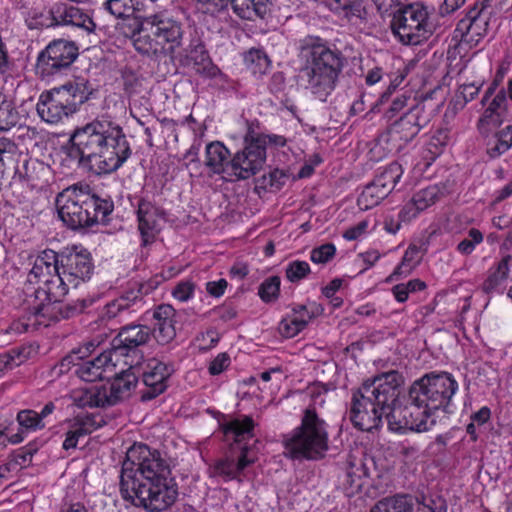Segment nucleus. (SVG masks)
I'll use <instances>...</instances> for the list:
<instances>
[{"mask_svg":"<svg viewBox=\"0 0 512 512\" xmlns=\"http://www.w3.org/2000/svg\"><path fill=\"white\" fill-rule=\"evenodd\" d=\"M421 210L418 209L417 205L410 200L404 207L400 210L398 214V218L401 222H409L414 219Z\"/></svg>","mask_w":512,"mask_h":512,"instance_id":"obj_58","label":"nucleus"},{"mask_svg":"<svg viewBox=\"0 0 512 512\" xmlns=\"http://www.w3.org/2000/svg\"><path fill=\"white\" fill-rule=\"evenodd\" d=\"M510 260V255L505 256L498 262L497 267L490 271L487 279L482 284V291L484 293L492 294L498 291L502 282L508 277Z\"/></svg>","mask_w":512,"mask_h":512,"instance_id":"obj_37","label":"nucleus"},{"mask_svg":"<svg viewBox=\"0 0 512 512\" xmlns=\"http://www.w3.org/2000/svg\"><path fill=\"white\" fill-rule=\"evenodd\" d=\"M138 229L142 238V245L154 242L164 222V212L151 202L141 199L137 210Z\"/></svg>","mask_w":512,"mask_h":512,"instance_id":"obj_24","label":"nucleus"},{"mask_svg":"<svg viewBox=\"0 0 512 512\" xmlns=\"http://www.w3.org/2000/svg\"><path fill=\"white\" fill-rule=\"evenodd\" d=\"M78 47L72 41L57 39L39 54L36 70L41 77L50 76L69 68L78 57Z\"/></svg>","mask_w":512,"mask_h":512,"instance_id":"obj_12","label":"nucleus"},{"mask_svg":"<svg viewBox=\"0 0 512 512\" xmlns=\"http://www.w3.org/2000/svg\"><path fill=\"white\" fill-rule=\"evenodd\" d=\"M25 359L26 356L23 355L22 350L12 349L0 354V373L19 366Z\"/></svg>","mask_w":512,"mask_h":512,"instance_id":"obj_50","label":"nucleus"},{"mask_svg":"<svg viewBox=\"0 0 512 512\" xmlns=\"http://www.w3.org/2000/svg\"><path fill=\"white\" fill-rule=\"evenodd\" d=\"M15 177L31 188L41 189L45 187L52 178V169L43 161L35 158H27L18 163L15 170Z\"/></svg>","mask_w":512,"mask_h":512,"instance_id":"obj_27","label":"nucleus"},{"mask_svg":"<svg viewBox=\"0 0 512 512\" xmlns=\"http://www.w3.org/2000/svg\"><path fill=\"white\" fill-rule=\"evenodd\" d=\"M125 35L131 39L139 53L147 56L173 55L179 49L183 51L188 43L185 37V24L167 10H163L157 19L148 23L141 32H125Z\"/></svg>","mask_w":512,"mask_h":512,"instance_id":"obj_5","label":"nucleus"},{"mask_svg":"<svg viewBox=\"0 0 512 512\" xmlns=\"http://www.w3.org/2000/svg\"><path fill=\"white\" fill-rule=\"evenodd\" d=\"M93 93L94 88L88 80L76 78L59 87L43 91L39 96L36 110L41 120L57 124L76 113Z\"/></svg>","mask_w":512,"mask_h":512,"instance_id":"obj_8","label":"nucleus"},{"mask_svg":"<svg viewBox=\"0 0 512 512\" xmlns=\"http://www.w3.org/2000/svg\"><path fill=\"white\" fill-rule=\"evenodd\" d=\"M512 146V125L497 132L487 144V154L494 159L508 151Z\"/></svg>","mask_w":512,"mask_h":512,"instance_id":"obj_38","label":"nucleus"},{"mask_svg":"<svg viewBox=\"0 0 512 512\" xmlns=\"http://www.w3.org/2000/svg\"><path fill=\"white\" fill-rule=\"evenodd\" d=\"M494 380L495 371L486 363L474 362L467 369L466 381L468 384H482Z\"/></svg>","mask_w":512,"mask_h":512,"instance_id":"obj_43","label":"nucleus"},{"mask_svg":"<svg viewBox=\"0 0 512 512\" xmlns=\"http://www.w3.org/2000/svg\"><path fill=\"white\" fill-rule=\"evenodd\" d=\"M110 351H104L93 360L79 362L74 373L84 382L110 381L117 376Z\"/></svg>","mask_w":512,"mask_h":512,"instance_id":"obj_23","label":"nucleus"},{"mask_svg":"<svg viewBox=\"0 0 512 512\" xmlns=\"http://www.w3.org/2000/svg\"><path fill=\"white\" fill-rule=\"evenodd\" d=\"M59 267L63 271L64 279L72 282V287L77 288L80 283L88 281L94 270L91 254L86 249L78 250L77 247L65 249L58 253Z\"/></svg>","mask_w":512,"mask_h":512,"instance_id":"obj_17","label":"nucleus"},{"mask_svg":"<svg viewBox=\"0 0 512 512\" xmlns=\"http://www.w3.org/2000/svg\"><path fill=\"white\" fill-rule=\"evenodd\" d=\"M163 10H159L150 0H133L134 18L126 25L128 34L139 33L146 25L156 20Z\"/></svg>","mask_w":512,"mask_h":512,"instance_id":"obj_32","label":"nucleus"},{"mask_svg":"<svg viewBox=\"0 0 512 512\" xmlns=\"http://www.w3.org/2000/svg\"><path fill=\"white\" fill-rule=\"evenodd\" d=\"M132 386H83L70 393L72 404L78 408L113 406L121 400L124 391Z\"/></svg>","mask_w":512,"mask_h":512,"instance_id":"obj_16","label":"nucleus"},{"mask_svg":"<svg viewBox=\"0 0 512 512\" xmlns=\"http://www.w3.org/2000/svg\"><path fill=\"white\" fill-rule=\"evenodd\" d=\"M491 411L487 406H483L477 412L471 415V420L475 424L483 425L490 420Z\"/></svg>","mask_w":512,"mask_h":512,"instance_id":"obj_64","label":"nucleus"},{"mask_svg":"<svg viewBox=\"0 0 512 512\" xmlns=\"http://www.w3.org/2000/svg\"><path fill=\"white\" fill-rule=\"evenodd\" d=\"M310 273L309 264L305 261H293L286 268V277L291 282H298Z\"/></svg>","mask_w":512,"mask_h":512,"instance_id":"obj_49","label":"nucleus"},{"mask_svg":"<svg viewBox=\"0 0 512 512\" xmlns=\"http://www.w3.org/2000/svg\"><path fill=\"white\" fill-rule=\"evenodd\" d=\"M336 253V248L332 243H326L311 251L310 259L317 264H325L330 261Z\"/></svg>","mask_w":512,"mask_h":512,"instance_id":"obj_52","label":"nucleus"},{"mask_svg":"<svg viewBox=\"0 0 512 512\" xmlns=\"http://www.w3.org/2000/svg\"><path fill=\"white\" fill-rule=\"evenodd\" d=\"M17 421L21 427V430L18 433L22 434L23 439L25 438L24 430L27 432L37 431L45 427V423L44 421H41V416L38 415V412L30 409L18 412Z\"/></svg>","mask_w":512,"mask_h":512,"instance_id":"obj_45","label":"nucleus"},{"mask_svg":"<svg viewBox=\"0 0 512 512\" xmlns=\"http://www.w3.org/2000/svg\"><path fill=\"white\" fill-rule=\"evenodd\" d=\"M287 180V175L279 169L269 171L256 179L255 191L260 194L261 191L276 192L280 190Z\"/></svg>","mask_w":512,"mask_h":512,"instance_id":"obj_39","label":"nucleus"},{"mask_svg":"<svg viewBox=\"0 0 512 512\" xmlns=\"http://www.w3.org/2000/svg\"><path fill=\"white\" fill-rule=\"evenodd\" d=\"M389 194L387 188L384 189L383 185H378L372 180L364 187L357 199V204L361 210H368L377 206Z\"/></svg>","mask_w":512,"mask_h":512,"instance_id":"obj_35","label":"nucleus"},{"mask_svg":"<svg viewBox=\"0 0 512 512\" xmlns=\"http://www.w3.org/2000/svg\"><path fill=\"white\" fill-rule=\"evenodd\" d=\"M378 10L382 14H393V9L396 8L400 2L399 0H374Z\"/></svg>","mask_w":512,"mask_h":512,"instance_id":"obj_63","label":"nucleus"},{"mask_svg":"<svg viewBox=\"0 0 512 512\" xmlns=\"http://www.w3.org/2000/svg\"><path fill=\"white\" fill-rule=\"evenodd\" d=\"M20 115L13 103L0 93V131H8L15 127Z\"/></svg>","mask_w":512,"mask_h":512,"instance_id":"obj_42","label":"nucleus"},{"mask_svg":"<svg viewBox=\"0 0 512 512\" xmlns=\"http://www.w3.org/2000/svg\"><path fill=\"white\" fill-rule=\"evenodd\" d=\"M303 51L306 62L301 73L306 79V87L324 102L336 87L344 58L339 51L330 49L319 38H306Z\"/></svg>","mask_w":512,"mask_h":512,"instance_id":"obj_4","label":"nucleus"},{"mask_svg":"<svg viewBox=\"0 0 512 512\" xmlns=\"http://www.w3.org/2000/svg\"><path fill=\"white\" fill-rule=\"evenodd\" d=\"M381 381H384L383 384H403L405 379L403 375L399 373L397 370H390L374 376L371 381V384Z\"/></svg>","mask_w":512,"mask_h":512,"instance_id":"obj_54","label":"nucleus"},{"mask_svg":"<svg viewBox=\"0 0 512 512\" xmlns=\"http://www.w3.org/2000/svg\"><path fill=\"white\" fill-rule=\"evenodd\" d=\"M104 5L112 15L118 18L133 14V0H107Z\"/></svg>","mask_w":512,"mask_h":512,"instance_id":"obj_48","label":"nucleus"},{"mask_svg":"<svg viewBox=\"0 0 512 512\" xmlns=\"http://www.w3.org/2000/svg\"><path fill=\"white\" fill-rule=\"evenodd\" d=\"M280 278L271 276L265 279L259 286L258 295L266 303L277 300L280 293Z\"/></svg>","mask_w":512,"mask_h":512,"instance_id":"obj_46","label":"nucleus"},{"mask_svg":"<svg viewBox=\"0 0 512 512\" xmlns=\"http://www.w3.org/2000/svg\"><path fill=\"white\" fill-rule=\"evenodd\" d=\"M244 62L247 68L254 75H263L270 66V60L261 49L252 48L244 55Z\"/></svg>","mask_w":512,"mask_h":512,"instance_id":"obj_41","label":"nucleus"},{"mask_svg":"<svg viewBox=\"0 0 512 512\" xmlns=\"http://www.w3.org/2000/svg\"><path fill=\"white\" fill-rule=\"evenodd\" d=\"M483 241V234L475 228L469 230L468 238L463 239L457 246L458 252L464 255L471 254L475 246Z\"/></svg>","mask_w":512,"mask_h":512,"instance_id":"obj_51","label":"nucleus"},{"mask_svg":"<svg viewBox=\"0 0 512 512\" xmlns=\"http://www.w3.org/2000/svg\"><path fill=\"white\" fill-rule=\"evenodd\" d=\"M311 319L312 315L294 316L291 319L285 318L279 323V332L286 338L294 337L305 329Z\"/></svg>","mask_w":512,"mask_h":512,"instance_id":"obj_44","label":"nucleus"},{"mask_svg":"<svg viewBox=\"0 0 512 512\" xmlns=\"http://www.w3.org/2000/svg\"><path fill=\"white\" fill-rule=\"evenodd\" d=\"M428 15L427 8L421 3L405 5L393 13L391 29L402 43L417 45L433 32Z\"/></svg>","mask_w":512,"mask_h":512,"instance_id":"obj_10","label":"nucleus"},{"mask_svg":"<svg viewBox=\"0 0 512 512\" xmlns=\"http://www.w3.org/2000/svg\"><path fill=\"white\" fill-rule=\"evenodd\" d=\"M183 54L193 61L194 71L204 78H214L219 73V68L212 62L204 43L196 34H190L188 43L182 51Z\"/></svg>","mask_w":512,"mask_h":512,"instance_id":"obj_25","label":"nucleus"},{"mask_svg":"<svg viewBox=\"0 0 512 512\" xmlns=\"http://www.w3.org/2000/svg\"><path fill=\"white\" fill-rule=\"evenodd\" d=\"M68 431L62 444L64 450H70L77 447L80 438L87 436L97 429L105 426L107 421L99 413L78 414L72 419L67 420Z\"/></svg>","mask_w":512,"mask_h":512,"instance_id":"obj_22","label":"nucleus"},{"mask_svg":"<svg viewBox=\"0 0 512 512\" xmlns=\"http://www.w3.org/2000/svg\"><path fill=\"white\" fill-rule=\"evenodd\" d=\"M207 13L216 14L225 11L229 5L242 19L252 20L264 17L268 0H197Z\"/></svg>","mask_w":512,"mask_h":512,"instance_id":"obj_20","label":"nucleus"},{"mask_svg":"<svg viewBox=\"0 0 512 512\" xmlns=\"http://www.w3.org/2000/svg\"><path fill=\"white\" fill-rule=\"evenodd\" d=\"M174 373L172 365L152 359L143 372L144 384H164Z\"/></svg>","mask_w":512,"mask_h":512,"instance_id":"obj_36","label":"nucleus"},{"mask_svg":"<svg viewBox=\"0 0 512 512\" xmlns=\"http://www.w3.org/2000/svg\"><path fill=\"white\" fill-rule=\"evenodd\" d=\"M122 499L147 511H164L178 497V485L170 465L157 450L134 443L126 452L120 472Z\"/></svg>","mask_w":512,"mask_h":512,"instance_id":"obj_1","label":"nucleus"},{"mask_svg":"<svg viewBox=\"0 0 512 512\" xmlns=\"http://www.w3.org/2000/svg\"><path fill=\"white\" fill-rule=\"evenodd\" d=\"M266 160V138L245 137V147L230 160L231 178L245 180L255 175Z\"/></svg>","mask_w":512,"mask_h":512,"instance_id":"obj_11","label":"nucleus"},{"mask_svg":"<svg viewBox=\"0 0 512 512\" xmlns=\"http://www.w3.org/2000/svg\"><path fill=\"white\" fill-rule=\"evenodd\" d=\"M215 313L218 315L219 319L223 322H229V321L235 319L237 316V311L234 307L225 306V305L218 307L215 310Z\"/></svg>","mask_w":512,"mask_h":512,"instance_id":"obj_62","label":"nucleus"},{"mask_svg":"<svg viewBox=\"0 0 512 512\" xmlns=\"http://www.w3.org/2000/svg\"><path fill=\"white\" fill-rule=\"evenodd\" d=\"M429 122L430 117L425 111V106L417 104L390 125L387 131L388 141L400 149L414 139L421 128Z\"/></svg>","mask_w":512,"mask_h":512,"instance_id":"obj_13","label":"nucleus"},{"mask_svg":"<svg viewBox=\"0 0 512 512\" xmlns=\"http://www.w3.org/2000/svg\"><path fill=\"white\" fill-rule=\"evenodd\" d=\"M194 287L192 282H181L174 288L172 294L180 301H187L192 296Z\"/></svg>","mask_w":512,"mask_h":512,"instance_id":"obj_56","label":"nucleus"},{"mask_svg":"<svg viewBox=\"0 0 512 512\" xmlns=\"http://www.w3.org/2000/svg\"><path fill=\"white\" fill-rule=\"evenodd\" d=\"M59 218L73 229L104 223L113 211V203L76 186L67 188L56 198Z\"/></svg>","mask_w":512,"mask_h":512,"instance_id":"obj_6","label":"nucleus"},{"mask_svg":"<svg viewBox=\"0 0 512 512\" xmlns=\"http://www.w3.org/2000/svg\"><path fill=\"white\" fill-rule=\"evenodd\" d=\"M63 149L67 160L96 175L116 171L131 155L123 128L108 116L76 127Z\"/></svg>","mask_w":512,"mask_h":512,"instance_id":"obj_2","label":"nucleus"},{"mask_svg":"<svg viewBox=\"0 0 512 512\" xmlns=\"http://www.w3.org/2000/svg\"><path fill=\"white\" fill-rule=\"evenodd\" d=\"M175 315V309L169 304L159 305L153 310L154 327L151 331L159 344H168L175 338Z\"/></svg>","mask_w":512,"mask_h":512,"instance_id":"obj_29","label":"nucleus"},{"mask_svg":"<svg viewBox=\"0 0 512 512\" xmlns=\"http://www.w3.org/2000/svg\"><path fill=\"white\" fill-rule=\"evenodd\" d=\"M370 512H447V505L444 501L436 504L430 499L426 503L410 494H396L379 500Z\"/></svg>","mask_w":512,"mask_h":512,"instance_id":"obj_18","label":"nucleus"},{"mask_svg":"<svg viewBox=\"0 0 512 512\" xmlns=\"http://www.w3.org/2000/svg\"><path fill=\"white\" fill-rule=\"evenodd\" d=\"M394 392L379 386H359L351 398L349 418L353 426L365 432L379 429L383 418L389 425L390 405L395 401Z\"/></svg>","mask_w":512,"mask_h":512,"instance_id":"obj_9","label":"nucleus"},{"mask_svg":"<svg viewBox=\"0 0 512 512\" xmlns=\"http://www.w3.org/2000/svg\"><path fill=\"white\" fill-rule=\"evenodd\" d=\"M51 15L57 24L73 25L83 28L87 32H93L96 28L92 18L82 9L72 4L57 3L53 5Z\"/></svg>","mask_w":512,"mask_h":512,"instance_id":"obj_28","label":"nucleus"},{"mask_svg":"<svg viewBox=\"0 0 512 512\" xmlns=\"http://www.w3.org/2000/svg\"><path fill=\"white\" fill-rule=\"evenodd\" d=\"M257 459L253 446H243L241 452L229 448L227 454L216 459L210 466V472L213 477L221 478L224 482L240 480L243 471Z\"/></svg>","mask_w":512,"mask_h":512,"instance_id":"obj_14","label":"nucleus"},{"mask_svg":"<svg viewBox=\"0 0 512 512\" xmlns=\"http://www.w3.org/2000/svg\"><path fill=\"white\" fill-rule=\"evenodd\" d=\"M230 151L219 141L206 146L205 166L212 174L226 175L231 178Z\"/></svg>","mask_w":512,"mask_h":512,"instance_id":"obj_31","label":"nucleus"},{"mask_svg":"<svg viewBox=\"0 0 512 512\" xmlns=\"http://www.w3.org/2000/svg\"><path fill=\"white\" fill-rule=\"evenodd\" d=\"M58 269H60L58 253L53 250H45L35 259L29 273V281L32 282V278H34L43 283L44 279L49 278Z\"/></svg>","mask_w":512,"mask_h":512,"instance_id":"obj_33","label":"nucleus"},{"mask_svg":"<svg viewBox=\"0 0 512 512\" xmlns=\"http://www.w3.org/2000/svg\"><path fill=\"white\" fill-rule=\"evenodd\" d=\"M506 104V93L501 89L478 120L477 127L482 135H487L492 127H499L502 124Z\"/></svg>","mask_w":512,"mask_h":512,"instance_id":"obj_30","label":"nucleus"},{"mask_svg":"<svg viewBox=\"0 0 512 512\" xmlns=\"http://www.w3.org/2000/svg\"><path fill=\"white\" fill-rule=\"evenodd\" d=\"M326 423L315 409H306L298 427L283 434L284 454L292 460H320L328 450Z\"/></svg>","mask_w":512,"mask_h":512,"instance_id":"obj_7","label":"nucleus"},{"mask_svg":"<svg viewBox=\"0 0 512 512\" xmlns=\"http://www.w3.org/2000/svg\"><path fill=\"white\" fill-rule=\"evenodd\" d=\"M439 199V189L437 186H429L414 194L412 201L417 205L418 209L423 211L436 203Z\"/></svg>","mask_w":512,"mask_h":512,"instance_id":"obj_47","label":"nucleus"},{"mask_svg":"<svg viewBox=\"0 0 512 512\" xmlns=\"http://www.w3.org/2000/svg\"><path fill=\"white\" fill-rule=\"evenodd\" d=\"M227 287V281L220 279L218 281H210L206 283L207 292L213 297H220L224 294Z\"/></svg>","mask_w":512,"mask_h":512,"instance_id":"obj_59","label":"nucleus"},{"mask_svg":"<svg viewBox=\"0 0 512 512\" xmlns=\"http://www.w3.org/2000/svg\"><path fill=\"white\" fill-rule=\"evenodd\" d=\"M61 269L43 280V287L37 288L33 295L26 299L27 310L34 316L42 315L46 304L60 302L72 287V282L63 278Z\"/></svg>","mask_w":512,"mask_h":512,"instance_id":"obj_15","label":"nucleus"},{"mask_svg":"<svg viewBox=\"0 0 512 512\" xmlns=\"http://www.w3.org/2000/svg\"><path fill=\"white\" fill-rule=\"evenodd\" d=\"M465 2L466 0H444L439 7V14L441 16H447L459 9Z\"/></svg>","mask_w":512,"mask_h":512,"instance_id":"obj_60","label":"nucleus"},{"mask_svg":"<svg viewBox=\"0 0 512 512\" xmlns=\"http://www.w3.org/2000/svg\"><path fill=\"white\" fill-rule=\"evenodd\" d=\"M148 389L142 392L141 394V401L142 402H148L159 395L163 394L166 391L167 386H147Z\"/></svg>","mask_w":512,"mask_h":512,"instance_id":"obj_61","label":"nucleus"},{"mask_svg":"<svg viewBox=\"0 0 512 512\" xmlns=\"http://www.w3.org/2000/svg\"><path fill=\"white\" fill-rule=\"evenodd\" d=\"M230 364V358L226 353L219 354L210 364L209 372L212 375L220 374Z\"/></svg>","mask_w":512,"mask_h":512,"instance_id":"obj_57","label":"nucleus"},{"mask_svg":"<svg viewBox=\"0 0 512 512\" xmlns=\"http://www.w3.org/2000/svg\"><path fill=\"white\" fill-rule=\"evenodd\" d=\"M152 331L146 325L130 324L122 326L111 342L110 352L115 356H128L150 340Z\"/></svg>","mask_w":512,"mask_h":512,"instance_id":"obj_21","label":"nucleus"},{"mask_svg":"<svg viewBox=\"0 0 512 512\" xmlns=\"http://www.w3.org/2000/svg\"><path fill=\"white\" fill-rule=\"evenodd\" d=\"M431 381L440 382L445 384H456V381L452 378V375L444 371H432L424 374L421 378L415 380L413 384H429Z\"/></svg>","mask_w":512,"mask_h":512,"instance_id":"obj_53","label":"nucleus"},{"mask_svg":"<svg viewBox=\"0 0 512 512\" xmlns=\"http://www.w3.org/2000/svg\"><path fill=\"white\" fill-rule=\"evenodd\" d=\"M424 250L421 247L411 244L404 253L401 263L395 268L393 273L386 279L392 282L400 276H408L412 270L419 264Z\"/></svg>","mask_w":512,"mask_h":512,"instance_id":"obj_34","label":"nucleus"},{"mask_svg":"<svg viewBox=\"0 0 512 512\" xmlns=\"http://www.w3.org/2000/svg\"><path fill=\"white\" fill-rule=\"evenodd\" d=\"M142 285L125 291L118 298L107 303L99 314V320L103 323L118 320L125 321L130 314L137 313L144 307Z\"/></svg>","mask_w":512,"mask_h":512,"instance_id":"obj_19","label":"nucleus"},{"mask_svg":"<svg viewBox=\"0 0 512 512\" xmlns=\"http://www.w3.org/2000/svg\"><path fill=\"white\" fill-rule=\"evenodd\" d=\"M402 174V166L398 162H392L380 170L375 175L373 181L378 185H383V188H387V192L391 193L397 182L400 180Z\"/></svg>","mask_w":512,"mask_h":512,"instance_id":"obj_40","label":"nucleus"},{"mask_svg":"<svg viewBox=\"0 0 512 512\" xmlns=\"http://www.w3.org/2000/svg\"><path fill=\"white\" fill-rule=\"evenodd\" d=\"M255 422L251 416L243 415L229 421L220 423V428L224 436L232 439L229 448L232 451L241 452V447L251 446L248 441L254 438Z\"/></svg>","mask_w":512,"mask_h":512,"instance_id":"obj_26","label":"nucleus"},{"mask_svg":"<svg viewBox=\"0 0 512 512\" xmlns=\"http://www.w3.org/2000/svg\"><path fill=\"white\" fill-rule=\"evenodd\" d=\"M393 391L395 401L390 405L389 429L404 434L407 431L427 432L441 417L454 414L453 396L458 386H379Z\"/></svg>","mask_w":512,"mask_h":512,"instance_id":"obj_3","label":"nucleus"},{"mask_svg":"<svg viewBox=\"0 0 512 512\" xmlns=\"http://www.w3.org/2000/svg\"><path fill=\"white\" fill-rule=\"evenodd\" d=\"M20 466L16 460L9 458L5 463L0 465V481L10 479L18 474Z\"/></svg>","mask_w":512,"mask_h":512,"instance_id":"obj_55","label":"nucleus"}]
</instances>
